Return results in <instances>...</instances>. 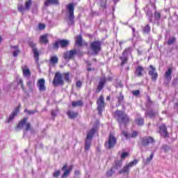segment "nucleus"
<instances>
[{"mask_svg": "<svg viewBox=\"0 0 178 178\" xmlns=\"http://www.w3.org/2000/svg\"><path fill=\"white\" fill-rule=\"evenodd\" d=\"M35 112H37L36 111H34V110H27V109H25L24 110V113H26V115H34V113H35Z\"/></svg>", "mask_w": 178, "mask_h": 178, "instance_id": "nucleus-42", "label": "nucleus"}, {"mask_svg": "<svg viewBox=\"0 0 178 178\" xmlns=\"http://www.w3.org/2000/svg\"><path fill=\"white\" fill-rule=\"evenodd\" d=\"M65 81H69V80H70V74H69V72L65 73Z\"/></svg>", "mask_w": 178, "mask_h": 178, "instance_id": "nucleus-50", "label": "nucleus"}, {"mask_svg": "<svg viewBox=\"0 0 178 178\" xmlns=\"http://www.w3.org/2000/svg\"><path fill=\"white\" fill-rule=\"evenodd\" d=\"M137 163H138V161L137 160H134L131 161L129 164L125 165L122 170H120V175H129L130 173V168H133V166H134L135 165H137Z\"/></svg>", "mask_w": 178, "mask_h": 178, "instance_id": "nucleus-4", "label": "nucleus"}, {"mask_svg": "<svg viewBox=\"0 0 178 178\" xmlns=\"http://www.w3.org/2000/svg\"><path fill=\"white\" fill-rule=\"evenodd\" d=\"M37 87L39 88V91H45L47 90V87H45V79H39L37 83Z\"/></svg>", "mask_w": 178, "mask_h": 178, "instance_id": "nucleus-13", "label": "nucleus"}, {"mask_svg": "<svg viewBox=\"0 0 178 178\" xmlns=\"http://www.w3.org/2000/svg\"><path fill=\"white\" fill-rule=\"evenodd\" d=\"M79 175H80V171L76 170V171L74 172V175L75 176H79Z\"/></svg>", "mask_w": 178, "mask_h": 178, "instance_id": "nucleus-60", "label": "nucleus"}, {"mask_svg": "<svg viewBox=\"0 0 178 178\" xmlns=\"http://www.w3.org/2000/svg\"><path fill=\"white\" fill-rule=\"evenodd\" d=\"M147 106L151 105L152 102H151V99L149 98V96L147 97Z\"/></svg>", "mask_w": 178, "mask_h": 178, "instance_id": "nucleus-59", "label": "nucleus"}, {"mask_svg": "<svg viewBox=\"0 0 178 178\" xmlns=\"http://www.w3.org/2000/svg\"><path fill=\"white\" fill-rule=\"evenodd\" d=\"M77 54L76 50H70L69 51H66L64 54L65 59H72L74 55Z\"/></svg>", "mask_w": 178, "mask_h": 178, "instance_id": "nucleus-16", "label": "nucleus"}, {"mask_svg": "<svg viewBox=\"0 0 178 178\" xmlns=\"http://www.w3.org/2000/svg\"><path fill=\"white\" fill-rule=\"evenodd\" d=\"M147 16L148 17V20L150 23H152V11L148 10L146 13Z\"/></svg>", "mask_w": 178, "mask_h": 178, "instance_id": "nucleus-39", "label": "nucleus"}, {"mask_svg": "<svg viewBox=\"0 0 178 178\" xmlns=\"http://www.w3.org/2000/svg\"><path fill=\"white\" fill-rule=\"evenodd\" d=\"M83 38H81V35H78L76 37V43L78 45V47H81L83 45Z\"/></svg>", "mask_w": 178, "mask_h": 178, "instance_id": "nucleus-28", "label": "nucleus"}, {"mask_svg": "<svg viewBox=\"0 0 178 178\" xmlns=\"http://www.w3.org/2000/svg\"><path fill=\"white\" fill-rule=\"evenodd\" d=\"M95 131H97V129H95V128H92V129L89 130L87 133L86 140H92V137H94Z\"/></svg>", "mask_w": 178, "mask_h": 178, "instance_id": "nucleus-21", "label": "nucleus"}, {"mask_svg": "<svg viewBox=\"0 0 178 178\" xmlns=\"http://www.w3.org/2000/svg\"><path fill=\"white\" fill-rule=\"evenodd\" d=\"M115 116H118V121L120 124V127L122 129V126H126V123H129L130 118L127 114L124 113L122 111H115Z\"/></svg>", "mask_w": 178, "mask_h": 178, "instance_id": "nucleus-1", "label": "nucleus"}, {"mask_svg": "<svg viewBox=\"0 0 178 178\" xmlns=\"http://www.w3.org/2000/svg\"><path fill=\"white\" fill-rule=\"evenodd\" d=\"M149 67L151 70L149 71V74L152 76V80L155 81L156 79H158V73L156 72V70L155 67H154V66L150 65Z\"/></svg>", "mask_w": 178, "mask_h": 178, "instance_id": "nucleus-14", "label": "nucleus"}, {"mask_svg": "<svg viewBox=\"0 0 178 178\" xmlns=\"http://www.w3.org/2000/svg\"><path fill=\"white\" fill-rule=\"evenodd\" d=\"M59 47H60L59 40H57V41H56L55 43L54 44L53 48H54V49H59Z\"/></svg>", "mask_w": 178, "mask_h": 178, "instance_id": "nucleus-44", "label": "nucleus"}, {"mask_svg": "<svg viewBox=\"0 0 178 178\" xmlns=\"http://www.w3.org/2000/svg\"><path fill=\"white\" fill-rule=\"evenodd\" d=\"M60 175V170H57V171L54 172V173L53 174V176L54 177H58Z\"/></svg>", "mask_w": 178, "mask_h": 178, "instance_id": "nucleus-49", "label": "nucleus"}, {"mask_svg": "<svg viewBox=\"0 0 178 178\" xmlns=\"http://www.w3.org/2000/svg\"><path fill=\"white\" fill-rule=\"evenodd\" d=\"M59 60V58H58V56H54L50 58L49 63L51 65H56Z\"/></svg>", "mask_w": 178, "mask_h": 178, "instance_id": "nucleus-26", "label": "nucleus"}, {"mask_svg": "<svg viewBox=\"0 0 178 178\" xmlns=\"http://www.w3.org/2000/svg\"><path fill=\"white\" fill-rule=\"evenodd\" d=\"M144 72V67H141V65H138L136 68L135 76L138 77H141L143 76V72Z\"/></svg>", "mask_w": 178, "mask_h": 178, "instance_id": "nucleus-20", "label": "nucleus"}, {"mask_svg": "<svg viewBox=\"0 0 178 178\" xmlns=\"http://www.w3.org/2000/svg\"><path fill=\"white\" fill-rule=\"evenodd\" d=\"M173 72V69L172 67H169L168 70L165 72L164 79L167 81V84H169V82L172 80V73Z\"/></svg>", "mask_w": 178, "mask_h": 178, "instance_id": "nucleus-12", "label": "nucleus"}, {"mask_svg": "<svg viewBox=\"0 0 178 178\" xmlns=\"http://www.w3.org/2000/svg\"><path fill=\"white\" fill-rule=\"evenodd\" d=\"M133 95L137 97V95H140V90H136L133 91Z\"/></svg>", "mask_w": 178, "mask_h": 178, "instance_id": "nucleus-57", "label": "nucleus"}, {"mask_svg": "<svg viewBox=\"0 0 178 178\" xmlns=\"http://www.w3.org/2000/svg\"><path fill=\"white\" fill-rule=\"evenodd\" d=\"M146 115L149 118H154V117L156 116V115H158V112L150 111L146 112Z\"/></svg>", "mask_w": 178, "mask_h": 178, "instance_id": "nucleus-32", "label": "nucleus"}, {"mask_svg": "<svg viewBox=\"0 0 178 178\" xmlns=\"http://www.w3.org/2000/svg\"><path fill=\"white\" fill-rule=\"evenodd\" d=\"M122 165H123V163L122 162V161H116L115 165L113 168V170L120 169V168H122Z\"/></svg>", "mask_w": 178, "mask_h": 178, "instance_id": "nucleus-34", "label": "nucleus"}, {"mask_svg": "<svg viewBox=\"0 0 178 178\" xmlns=\"http://www.w3.org/2000/svg\"><path fill=\"white\" fill-rule=\"evenodd\" d=\"M40 44H47L48 42V36L47 35H43L40 38Z\"/></svg>", "mask_w": 178, "mask_h": 178, "instance_id": "nucleus-27", "label": "nucleus"}, {"mask_svg": "<svg viewBox=\"0 0 178 178\" xmlns=\"http://www.w3.org/2000/svg\"><path fill=\"white\" fill-rule=\"evenodd\" d=\"M132 31H133V33H135L136 32V29L134 28H132Z\"/></svg>", "mask_w": 178, "mask_h": 178, "instance_id": "nucleus-63", "label": "nucleus"}, {"mask_svg": "<svg viewBox=\"0 0 178 178\" xmlns=\"http://www.w3.org/2000/svg\"><path fill=\"white\" fill-rule=\"evenodd\" d=\"M10 51L14 58H17V56H19V54H20V49H19V46L17 45L10 46Z\"/></svg>", "mask_w": 178, "mask_h": 178, "instance_id": "nucleus-15", "label": "nucleus"}, {"mask_svg": "<svg viewBox=\"0 0 178 178\" xmlns=\"http://www.w3.org/2000/svg\"><path fill=\"white\" fill-rule=\"evenodd\" d=\"M27 86L31 90L33 89V82L31 81L27 82Z\"/></svg>", "mask_w": 178, "mask_h": 178, "instance_id": "nucleus-51", "label": "nucleus"}, {"mask_svg": "<svg viewBox=\"0 0 178 178\" xmlns=\"http://www.w3.org/2000/svg\"><path fill=\"white\" fill-rule=\"evenodd\" d=\"M58 42L60 48H66L69 45V40H60Z\"/></svg>", "mask_w": 178, "mask_h": 178, "instance_id": "nucleus-22", "label": "nucleus"}, {"mask_svg": "<svg viewBox=\"0 0 178 178\" xmlns=\"http://www.w3.org/2000/svg\"><path fill=\"white\" fill-rule=\"evenodd\" d=\"M138 55H141V54H142L141 51H140V50L138 49Z\"/></svg>", "mask_w": 178, "mask_h": 178, "instance_id": "nucleus-62", "label": "nucleus"}, {"mask_svg": "<svg viewBox=\"0 0 178 178\" xmlns=\"http://www.w3.org/2000/svg\"><path fill=\"white\" fill-rule=\"evenodd\" d=\"M20 129H23V120H21L18 125L16 127L15 129L19 131Z\"/></svg>", "mask_w": 178, "mask_h": 178, "instance_id": "nucleus-41", "label": "nucleus"}, {"mask_svg": "<svg viewBox=\"0 0 178 178\" xmlns=\"http://www.w3.org/2000/svg\"><path fill=\"white\" fill-rule=\"evenodd\" d=\"M122 134L124 137H125L126 138H134L136 137H137L138 133L137 131H134L132 134H127V132H126L125 131H122Z\"/></svg>", "mask_w": 178, "mask_h": 178, "instance_id": "nucleus-18", "label": "nucleus"}, {"mask_svg": "<svg viewBox=\"0 0 178 178\" xmlns=\"http://www.w3.org/2000/svg\"><path fill=\"white\" fill-rule=\"evenodd\" d=\"M72 169H73V166L70 165V167L69 168V169H67L63 175H62V178L63 177H66L67 176H69V173H70V172H72Z\"/></svg>", "mask_w": 178, "mask_h": 178, "instance_id": "nucleus-35", "label": "nucleus"}, {"mask_svg": "<svg viewBox=\"0 0 178 178\" xmlns=\"http://www.w3.org/2000/svg\"><path fill=\"white\" fill-rule=\"evenodd\" d=\"M90 147H91V140L86 139L85 142L86 151H88V149H90Z\"/></svg>", "mask_w": 178, "mask_h": 178, "instance_id": "nucleus-36", "label": "nucleus"}, {"mask_svg": "<svg viewBox=\"0 0 178 178\" xmlns=\"http://www.w3.org/2000/svg\"><path fill=\"white\" fill-rule=\"evenodd\" d=\"M133 52V47H130L127 49H125L123 52L122 55H125L126 56H129V55H131V53Z\"/></svg>", "mask_w": 178, "mask_h": 178, "instance_id": "nucleus-24", "label": "nucleus"}, {"mask_svg": "<svg viewBox=\"0 0 178 178\" xmlns=\"http://www.w3.org/2000/svg\"><path fill=\"white\" fill-rule=\"evenodd\" d=\"M100 2H101V6H102V8H106V1H102H102H100Z\"/></svg>", "mask_w": 178, "mask_h": 178, "instance_id": "nucleus-58", "label": "nucleus"}, {"mask_svg": "<svg viewBox=\"0 0 178 178\" xmlns=\"http://www.w3.org/2000/svg\"><path fill=\"white\" fill-rule=\"evenodd\" d=\"M120 59L121 60V66H124L127 63V61L129 60V58L126 55H122V56L120 57Z\"/></svg>", "mask_w": 178, "mask_h": 178, "instance_id": "nucleus-25", "label": "nucleus"}, {"mask_svg": "<svg viewBox=\"0 0 178 178\" xmlns=\"http://www.w3.org/2000/svg\"><path fill=\"white\" fill-rule=\"evenodd\" d=\"M67 113L70 119H74V118H77V113L74 111H69Z\"/></svg>", "mask_w": 178, "mask_h": 178, "instance_id": "nucleus-30", "label": "nucleus"}, {"mask_svg": "<svg viewBox=\"0 0 178 178\" xmlns=\"http://www.w3.org/2000/svg\"><path fill=\"white\" fill-rule=\"evenodd\" d=\"M32 1L31 0H29L25 3V6L24 7V10H30V7L31 6Z\"/></svg>", "mask_w": 178, "mask_h": 178, "instance_id": "nucleus-33", "label": "nucleus"}, {"mask_svg": "<svg viewBox=\"0 0 178 178\" xmlns=\"http://www.w3.org/2000/svg\"><path fill=\"white\" fill-rule=\"evenodd\" d=\"M149 31H151V27L147 24L143 28V33H145V34H148Z\"/></svg>", "mask_w": 178, "mask_h": 178, "instance_id": "nucleus-40", "label": "nucleus"}, {"mask_svg": "<svg viewBox=\"0 0 178 178\" xmlns=\"http://www.w3.org/2000/svg\"><path fill=\"white\" fill-rule=\"evenodd\" d=\"M39 30H44L45 29V24H40L38 26Z\"/></svg>", "mask_w": 178, "mask_h": 178, "instance_id": "nucleus-56", "label": "nucleus"}, {"mask_svg": "<svg viewBox=\"0 0 178 178\" xmlns=\"http://www.w3.org/2000/svg\"><path fill=\"white\" fill-rule=\"evenodd\" d=\"M29 47L32 49V52L33 54L34 59L38 63V60H40V51H38V49H37V47L35 46V43L33 42H29Z\"/></svg>", "mask_w": 178, "mask_h": 178, "instance_id": "nucleus-6", "label": "nucleus"}, {"mask_svg": "<svg viewBox=\"0 0 178 178\" xmlns=\"http://www.w3.org/2000/svg\"><path fill=\"white\" fill-rule=\"evenodd\" d=\"M154 19L158 22L161 19V13L156 11L154 13Z\"/></svg>", "mask_w": 178, "mask_h": 178, "instance_id": "nucleus-43", "label": "nucleus"}, {"mask_svg": "<svg viewBox=\"0 0 178 178\" xmlns=\"http://www.w3.org/2000/svg\"><path fill=\"white\" fill-rule=\"evenodd\" d=\"M17 86H20L21 88H23V81L22 79L17 81Z\"/></svg>", "mask_w": 178, "mask_h": 178, "instance_id": "nucleus-54", "label": "nucleus"}, {"mask_svg": "<svg viewBox=\"0 0 178 178\" xmlns=\"http://www.w3.org/2000/svg\"><path fill=\"white\" fill-rule=\"evenodd\" d=\"M81 86H83V83H81V81H76V86L78 87V88H80Z\"/></svg>", "mask_w": 178, "mask_h": 178, "instance_id": "nucleus-52", "label": "nucleus"}, {"mask_svg": "<svg viewBox=\"0 0 178 178\" xmlns=\"http://www.w3.org/2000/svg\"><path fill=\"white\" fill-rule=\"evenodd\" d=\"M68 12V24L69 26L74 25V4L71 3L67 6Z\"/></svg>", "mask_w": 178, "mask_h": 178, "instance_id": "nucleus-3", "label": "nucleus"}, {"mask_svg": "<svg viewBox=\"0 0 178 178\" xmlns=\"http://www.w3.org/2000/svg\"><path fill=\"white\" fill-rule=\"evenodd\" d=\"M127 156H129V153L124 152L121 154V159H125Z\"/></svg>", "mask_w": 178, "mask_h": 178, "instance_id": "nucleus-48", "label": "nucleus"}, {"mask_svg": "<svg viewBox=\"0 0 178 178\" xmlns=\"http://www.w3.org/2000/svg\"><path fill=\"white\" fill-rule=\"evenodd\" d=\"M160 129V134L162 137H168V129L165 124H162L159 127Z\"/></svg>", "mask_w": 178, "mask_h": 178, "instance_id": "nucleus-19", "label": "nucleus"}, {"mask_svg": "<svg viewBox=\"0 0 178 178\" xmlns=\"http://www.w3.org/2000/svg\"><path fill=\"white\" fill-rule=\"evenodd\" d=\"M18 10L19 12H21V13H23V5L22 3H19L17 5Z\"/></svg>", "mask_w": 178, "mask_h": 178, "instance_id": "nucleus-47", "label": "nucleus"}, {"mask_svg": "<svg viewBox=\"0 0 178 178\" xmlns=\"http://www.w3.org/2000/svg\"><path fill=\"white\" fill-rule=\"evenodd\" d=\"M23 74L24 76L26 77V79H30V77H31V71L27 65H25L23 67Z\"/></svg>", "mask_w": 178, "mask_h": 178, "instance_id": "nucleus-17", "label": "nucleus"}, {"mask_svg": "<svg viewBox=\"0 0 178 178\" xmlns=\"http://www.w3.org/2000/svg\"><path fill=\"white\" fill-rule=\"evenodd\" d=\"M59 0H47L44 2V6H49V5H58Z\"/></svg>", "mask_w": 178, "mask_h": 178, "instance_id": "nucleus-23", "label": "nucleus"}, {"mask_svg": "<svg viewBox=\"0 0 178 178\" xmlns=\"http://www.w3.org/2000/svg\"><path fill=\"white\" fill-rule=\"evenodd\" d=\"M135 123H136L138 126H143V124H144V119L143 118L136 119Z\"/></svg>", "mask_w": 178, "mask_h": 178, "instance_id": "nucleus-37", "label": "nucleus"}, {"mask_svg": "<svg viewBox=\"0 0 178 178\" xmlns=\"http://www.w3.org/2000/svg\"><path fill=\"white\" fill-rule=\"evenodd\" d=\"M66 168H67V166L66 165H63L61 170H63L64 169H66Z\"/></svg>", "mask_w": 178, "mask_h": 178, "instance_id": "nucleus-61", "label": "nucleus"}, {"mask_svg": "<svg viewBox=\"0 0 178 178\" xmlns=\"http://www.w3.org/2000/svg\"><path fill=\"white\" fill-rule=\"evenodd\" d=\"M53 83L54 86H62L63 84V76L60 72L56 73Z\"/></svg>", "mask_w": 178, "mask_h": 178, "instance_id": "nucleus-10", "label": "nucleus"}, {"mask_svg": "<svg viewBox=\"0 0 178 178\" xmlns=\"http://www.w3.org/2000/svg\"><path fill=\"white\" fill-rule=\"evenodd\" d=\"M72 105L73 108H76V106H83V101L79 100L76 102H72Z\"/></svg>", "mask_w": 178, "mask_h": 178, "instance_id": "nucleus-31", "label": "nucleus"}, {"mask_svg": "<svg viewBox=\"0 0 178 178\" xmlns=\"http://www.w3.org/2000/svg\"><path fill=\"white\" fill-rule=\"evenodd\" d=\"M105 99H104V96H100L98 99L97 104V111L99 112V115H102V109L105 108Z\"/></svg>", "mask_w": 178, "mask_h": 178, "instance_id": "nucleus-9", "label": "nucleus"}, {"mask_svg": "<svg viewBox=\"0 0 178 178\" xmlns=\"http://www.w3.org/2000/svg\"><path fill=\"white\" fill-rule=\"evenodd\" d=\"M20 112V105L15 108L13 112L9 115L8 118L6 120V123H10L16 116L19 115Z\"/></svg>", "mask_w": 178, "mask_h": 178, "instance_id": "nucleus-8", "label": "nucleus"}, {"mask_svg": "<svg viewBox=\"0 0 178 178\" xmlns=\"http://www.w3.org/2000/svg\"><path fill=\"white\" fill-rule=\"evenodd\" d=\"M111 78H106L105 76H102L99 79V82L97 85L96 92H101L102 90L104 89V87H105V84H106V81H111Z\"/></svg>", "mask_w": 178, "mask_h": 178, "instance_id": "nucleus-5", "label": "nucleus"}, {"mask_svg": "<svg viewBox=\"0 0 178 178\" xmlns=\"http://www.w3.org/2000/svg\"><path fill=\"white\" fill-rule=\"evenodd\" d=\"M123 99H124L123 95H120L118 97V104H122V102H123Z\"/></svg>", "mask_w": 178, "mask_h": 178, "instance_id": "nucleus-55", "label": "nucleus"}, {"mask_svg": "<svg viewBox=\"0 0 178 178\" xmlns=\"http://www.w3.org/2000/svg\"><path fill=\"white\" fill-rule=\"evenodd\" d=\"M87 70L88 72H91V68H88Z\"/></svg>", "mask_w": 178, "mask_h": 178, "instance_id": "nucleus-64", "label": "nucleus"}, {"mask_svg": "<svg viewBox=\"0 0 178 178\" xmlns=\"http://www.w3.org/2000/svg\"><path fill=\"white\" fill-rule=\"evenodd\" d=\"M112 175H113V168L111 169L110 171L107 172V176H108L109 177H111Z\"/></svg>", "mask_w": 178, "mask_h": 178, "instance_id": "nucleus-53", "label": "nucleus"}, {"mask_svg": "<svg viewBox=\"0 0 178 178\" xmlns=\"http://www.w3.org/2000/svg\"><path fill=\"white\" fill-rule=\"evenodd\" d=\"M101 41H94L90 43V51H88V54L89 55H97V54H99L101 52V45H102Z\"/></svg>", "mask_w": 178, "mask_h": 178, "instance_id": "nucleus-2", "label": "nucleus"}, {"mask_svg": "<svg viewBox=\"0 0 178 178\" xmlns=\"http://www.w3.org/2000/svg\"><path fill=\"white\" fill-rule=\"evenodd\" d=\"M116 144V138L113 136V134H110L108 141L105 143V147L108 149H111V148H113Z\"/></svg>", "mask_w": 178, "mask_h": 178, "instance_id": "nucleus-7", "label": "nucleus"}, {"mask_svg": "<svg viewBox=\"0 0 178 178\" xmlns=\"http://www.w3.org/2000/svg\"><path fill=\"white\" fill-rule=\"evenodd\" d=\"M176 41V38H170L168 41V45H172V44H173V42H175Z\"/></svg>", "mask_w": 178, "mask_h": 178, "instance_id": "nucleus-45", "label": "nucleus"}, {"mask_svg": "<svg viewBox=\"0 0 178 178\" xmlns=\"http://www.w3.org/2000/svg\"><path fill=\"white\" fill-rule=\"evenodd\" d=\"M154 143H155V140L151 136H147L142 139V145L144 147H147L148 144H154Z\"/></svg>", "mask_w": 178, "mask_h": 178, "instance_id": "nucleus-11", "label": "nucleus"}, {"mask_svg": "<svg viewBox=\"0 0 178 178\" xmlns=\"http://www.w3.org/2000/svg\"><path fill=\"white\" fill-rule=\"evenodd\" d=\"M58 113H59V111H58V110H53L51 111V116H52V118H56V115H58Z\"/></svg>", "mask_w": 178, "mask_h": 178, "instance_id": "nucleus-46", "label": "nucleus"}, {"mask_svg": "<svg viewBox=\"0 0 178 178\" xmlns=\"http://www.w3.org/2000/svg\"><path fill=\"white\" fill-rule=\"evenodd\" d=\"M153 159H154V153H152L150 154V156L148 157L146 159V161H144L145 165H148V163H149V162L152 161Z\"/></svg>", "mask_w": 178, "mask_h": 178, "instance_id": "nucleus-38", "label": "nucleus"}, {"mask_svg": "<svg viewBox=\"0 0 178 178\" xmlns=\"http://www.w3.org/2000/svg\"><path fill=\"white\" fill-rule=\"evenodd\" d=\"M27 122V118L23 119V126L25 127V130L29 131L30 130L31 125H30V123H26Z\"/></svg>", "mask_w": 178, "mask_h": 178, "instance_id": "nucleus-29", "label": "nucleus"}]
</instances>
